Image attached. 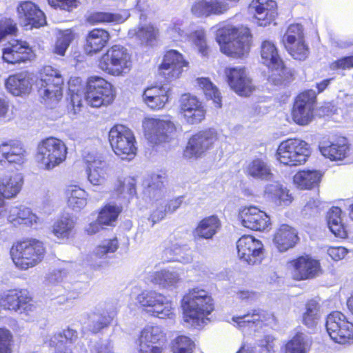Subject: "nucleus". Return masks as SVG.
<instances>
[{
    "mask_svg": "<svg viewBox=\"0 0 353 353\" xmlns=\"http://www.w3.org/2000/svg\"><path fill=\"white\" fill-rule=\"evenodd\" d=\"M12 334L5 328L0 327V353H11Z\"/></svg>",
    "mask_w": 353,
    "mask_h": 353,
    "instance_id": "obj_61",
    "label": "nucleus"
},
{
    "mask_svg": "<svg viewBox=\"0 0 353 353\" xmlns=\"http://www.w3.org/2000/svg\"><path fill=\"white\" fill-rule=\"evenodd\" d=\"M68 205L75 212H79L87 205L88 193L77 185H70L65 190Z\"/></svg>",
    "mask_w": 353,
    "mask_h": 353,
    "instance_id": "obj_46",
    "label": "nucleus"
},
{
    "mask_svg": "<svg viewBox=\"0 0 353 353\" xmlns=\"http://www.w3.org/2000/svg\"><path fill=\"white\" fill-rule=\"evenodd\" d=\"M118 195L130 199L136 194V180L133 177H126L119 180L116 188Z\"/></svg>",
    "mask_w": 353,
    "mask_h": 353,
    "instance_id": "obj_56",
    "label": "nucleus"
},
{
    "mask_svg": "<svg viewBox=\"0 0 353 353\" xmlns=\"http://www.w3.org/2000/svg\"><path fill=\"white\" fill-rule=\"evenodd\" d=\"M322 177V174L317 170H302L294 176V183L301 189H311L316 186Z\"/></svg>",
    "mask_w": 353,
    "mask_h": 353,
    "instance_id": "obj_48",
    "label": "nucleus"
},
{
    "mask_svg": "<svg viewBox=\"0 0 353 353\" xmlns=\"http://www.w3.org/2000/svg\"><path fill=\"white\" fill-rule=\"evenodd\" d=\"M121 212V209L119 206L108 204L100 211L98 219L103 225H112Z\"/></svg>",
    "mask_w": 353,
    "mask_h": 353,
    "instance_id": "obj_54",
    "label": "nucleus"
},
{
    "mask_svg": "<svg viewBox=\"0 0 353 353\" xmlns=\"http://www.w3.org/2000/svg\"><path fill=\"white\" fill-rule=\"evenodd\" d=\"M115 312L113 310H105L102 312H93L89 316V330L92 333H97L108 327L113 319Z\"/></svg>",
    "mask_w": 353,
    "mask_h": 353,
    "instance_id": "obj_49",
    "label": "nucleus"
},
{
    "mask_svg": "<svg viewBox=\"0 0 353 353\" xmlns=\"http://www.w3.org/2000/svg\"><path fill=\"white\" fill-rule=\"evenodd\" d=\"M184 325L201 329L209 321L214 303L208 292L199 288L190 289L181 300Z\"/></svg>",
    "mask_w": 353,
    "mask_h": 353,
    "instance_id": "obj_1",
    "label": "nucleus"
},
{
    "mask_svg": "<svg viewBox=\"0 0 353 353\" xmlns=\"http://www.w3.org/2000/svg\"><path fill=\"white\" fill-rule=\"evenodd\" d=\"M237 253L239 259L250 265L261 262L263 245L261 241L250 235L241 236L236 242Z\"/></svg>",
    "mask_w": 353,
    "mask_h": 353,
    "instance_id": "obj_18",
    "label": "nucleus"
},
{
    "mask_svg": "<svg viewBox=\"0 0 353 353\" xmlns=\"http://www.w3.org/2000/svg\"><path fill=\"white\" fill-rule=\"evenodd\" d=\"M261 56L263 63L271 70L270 79L274 84H279L284 72V64L275 45L270 41H264L261 44Z\"/></svg>",
    "mask_w": 353,
    "mask_h": 353,
    "instance_id": "obj_16",
    "label": "nucleus"
},
{
    "mask_svg": "<svg viewBox=\"0 0 353 353\" xmlns=\"http://www.w3.org/2000/svg\"><path fill=\"white\" fill-rule=\"evenodd\" d=\"M49 345L54 347L57 350L56 353H71V350L65 347L61 333L58 332L54 334L49 340Z\"/></svg>",
    "mask_w": 353,
    "mask_h": 353,
    "instance_id": "obj_64",
    "label": "nucleus"
},
{
    "mask_svg": "<svg viewBox=\"0 0 353 353\" xmlns=\"http://www.w3.org/2000/svg\"><path fill=\"white\" fill-rule=\"evenodd\" d=\"M249 9L254 12V23L259 26L270 25L277 15L276 3L273 0H252Z\"/></svg>",
    "mask_w": 353,
    "mask_h": 353,
    "instance_id": "obj_25",
    "label": "nucleus"
},
{
    "mask_svg": "<svg viewBox=\"0 0 353 353\" xmlns=\"http://www.w3.org/2000/svg\"><path fill=\"white\" fill-rule=\"evenodd\" d=\"M180 110L184 119L190 124L199 123L205 116V110L203 103L196 97L189 94L181 96Z\"/></svg>",
    "mask_w": 353,
    "mask_h": 353,
    "instance_id": "obj_22",
    "label": "nucleus"
},
{
    "mask_svg": "<svg viewBox=\"0 0 353 353\" xmlns=\"http://www.w3.org/2000/svg\"><path fill=\"white\" fill-rule=\"evenodd\" d=\"M63 84V79L59 71L46 65L40 73L38 94L47 105L52 108L62 97Z\"/></svg>",
    "mask_w": 353,
    "mask_h": 353,
    "instance_id": "obj_3",
    "label": "nucleus"
},
{
    "mask_svg": "<svg viewBox=\"0 0 353 353\" xmlns=\"http://www.w3.org/2000/svg\"><path fill=\"white\" fill-rule=\"evenodd\" d=\"M194 347V342L186 336H179L173 343V353H192Z\"/></svg>",
    "mask_w": 353,
    "mask_h": 353,
    "instance_id": "obj_59",
    "label": "nucleus"
},
{
    "mask_svg": "<svg viewBox=\"0 0 353 353\" xmlns=\"http://www.w3.org/2000/svg\"><path fill=\"white\" fill-rule=\"evenodd\" d=\"M316 99V93L314 90H305L296 97L292 110L295 123L304 125L312 120Z\"/></svg>",
    "mask_w": 353,
    "mask_h": 353,
    "instance_id": "obj_15",
    "label": "nucleus"
},
{
    "mask_svg": "<svg viewBox=\"0 0 353 353\" xmlns=\"http://www.w3.org/2000/svg\"><path fill=\"white\" fill-rule=\"evenodd\" d=\"M132 65L131 54L121 45H114L100 58L99 67L113 76H121L129 72Z\"/></svg>",
    "mask_w": 353,
    "mask_h": 353,
    "instance_id": "obj_5",
    "label": "nucleus"
},
{
    "mask_svg": "<svg viewBox=\"0 0 353 353\" xmlns=\"http://www.w3.org/2000/svg\"><path fill=\"white\" fill-rule=\"evenodd\" d=\"M87 165L86 174L90 183L94 185H101L107 174L108 166L103 157L95 152H88L83 155Z\"/></svg>",
    "mask_w": 353,
    "mask_h": 353,
    "instance_id": "obj_21",
    "label": "nucleus"
},
{
    "mask_svg": "<svg viewBox=\"0 0 353 353\" xmlns=\"http://www.w3.org/2000/svg\"><path fill=\"white\" fill-rule=\"evenodd\" d=\"M145 136L153 145H159L170 141L175 131V126L170 120L148 118L143 122Z\"/></svg>",
    "mask_w": 353,
    "mask_h": 353,
    "instance_id": "obj_12",
    "label": "nucleus"
},
{
    "mask_svg": "<svg viewBox=\"0 0 353 353\" xmlns=\"http://www.w3.org/2000/svg\"><path fill=\"white\" fill-rule=\"evenodd\" d=\"M232 321L236 324L243 332H256L258 327L262 326L259 310H254L252 314L248 312L244 315L233 316Z\"/></svg>",
    "mask_w": 353,
    "mask_h": 353,
    "instance_id": "obj_44",
    "label": "nucleus"
},
{
    "mask_svg": "<svg viewBox=\"0 0 353 353\" xmlns=\"http://www.w3.org/2000/svg\"><path fill=\"white\" fill-rule=\"evenodd\" d=\"M17 30L16 23L10 19L0 21V42L8 35L14 34Z\"/></svg>",
    "mask_w": 353,
    "mask_h": 353,
    "instance_id": "obj_62",
    "label": "nucleus"
},
{
    "mask_svg": "<svg viewBox=\"0 0 353 353\" xmlns=\"http://www.w3.org/2000/svg\"><path fill=\"white\" fill-rule=\"evenodd\" d=\"M310 154L309 144L299 139L282 141L276 150L277 160L285 165L297 166L304 163Z\"/></svg>",
    "mask_w": 353,
    "mask_h": 353,
    "instance_id": "obj_8",
    "label": "nucleus"
},
{
    "mask_svg": "<svg viewBox=\"0 0 353 353\" xmlns=\"http://www.w3.org/2000/svg\"><path fill=\"white\" fill-rule=\"evenodd\" d=\"M221 221L216 215L203 219L194 230V236L203 239H211L221 228Z\"/></svg>",
    "mask_w": 353,
    "mask_h": 353,
    "instance_id": "obj_38",
    "label": "nucleus"
},
{
    "mask_svg": "<svg viewBox=\"0 0 353 353\" xmlns=\"http://www.w3.org/2000/svg\"><path fill=\"white\" fill-rule=\"evenodd\" d=\"M28 291L26 290H12L2 296L0 305L5 310L18 312L21 309L23 301H26Z\"/></svg>",
    "mask_w": 353,
    "mask_h": 353,
    "instance_id": "obj_45",
    "label": "nucleus"
},
{
    "mask_svg": "<svg viewBox=\"0 0 353 353\" xmlns=\"http://www.w3.org/2000/svg\"><path fill=\"white\" fill-rule=\"evenodd\" d=\"M129 17L130 13L127 10L119 13L94 12L88 16L87 21L92 25L97 23L119 24L124 22Z\"/></svg>",
    "mask_w": 353,
    "mask_h": 353,
    "instance_id": "obj_40",
    "label": "nucleus"
},
{
    "mask_svg": "<svg viewBox=\"0 0 353 353\" xmlns=\"http://www.w3.org/2000/svg\"><path fill=\"white\" fill-rule=\"evenodd\" d=\"M143 310L159 319H172L175 316L172 303L162 294L154 290H144L137 297Z\"/></svg>",
    "mask_w": 353,
    "mask_h": 353,
    "instance_id": "obj_9",
    "label": "nucleus"
},
{
    "mask_svg": "<svg viewBox=\"0 0 353 353\" xmlns=\"http://www.w3.org/2000/svg\"><path fill=\"white\" fill-rule=\"evenodd\" d=\"M73 39L74 35L70 30L62 31L56 42L54 52L59 55L63 56Z\"/></svg>",
    "mask_w": 353,
    "mask_h": 353,
    "instance_id": "obj_57",
    "label": "nucleus"
},
{
    "mask_svg": "<svg viewBox=\"0 0 353 353\" xmlns=\"http://www.w3.org/2000/svg\"><path fill=\"white\" fill-rule=\"evenodd\" d=\"M165 176L160 174H152L143 181V194L145 196L158 201L163 196Z\"/></svg>",
    "mask_w": 353,
    "mask_h": 353,
    "instance_id": "obj_39",
    "label": "nucleus"
},
{
    "mask_svg": "<svg viewBox=\"0 0 353 353\" xmlns=\"http://www.w3.org/2000/svg\"><path fill=\"white\" fill-rule=\"evenodd\" d=\"M199 87L203 90L206 98L212 100L216 108L221 107V97L216 87L208 78H199L197 79Z\"/></svg>",
    "mask_w": 353,
    "mask_h": 353,
    "instance_id": "obj_52",
    "label": "nucleus"
},
{
    "mask_svg": "<svg viewBox=\"0 0 353 353\" xmlns=\"http://www.w3.org/2000/svg\"><path fill=\"white\" fill-rule=\"evenodd\" d=\"M6 89L13 95L28 93L31 88L30 78L27 72L10 75L6 81Z\"/></svg>",
    "mask_w": 353,
    "mask_h": 353,
    "instance_id": "obj_35",
    "label": "nucleus"
},
{
    "mask_svg": "<svg viewBox=\"0 0 353 353\" xmlns=\"http://www.w3.org/2000/svg\"><path fill=\"white\" fill-rule=\"evenodd\" d=\"M84 99L93 108L110 104L114 100L112 85L101 77H90L87 83Z\"/></svg>",
    "mask_w": 353,
    "mask_h": 353,
    "instance_id": "obj_10",
    "label": "nucleus"
},
{
    "mask_svg": "<svg viewBox=\"0 0 353 353\" xmlns=\"http://www.w3.org/2000/svg\"><path fill=\"white\" fill-rule=\"evenodd\" d=\"M188 66L183 55L175 50H168L164 55L159 70L168 80L179 78L184 68Z\"/></svg>",
    "mask_w": 353,
    "mask_h": 353,
    "instance_id": "obj_24",
    "label": "nucleus"
},
{
    "mask_svg": "<svg viewBox=\"0 0 353 353\" xmlns=\"http://www.w3.org/2000/svg\"><path fill=\"white\" fill-rule=\"evenodd\" d=\"M76 225L74 219L70 216H63L57 219L52 226V234L59 239H68L72 235Z\"/></svg>",
    "mask_w": 353,
    "mask_h": 353,
    "instance_id": "obj_47",
    "label": "nucleus"
},
{
    "mask_svg": "<svg viewBox=\"0 0 353 353\" xmlns=\"http://www.w3.org/2000/svg\"><path fill=\"white\" fill-rule=\"evenodd\" d=\"M119 248V243L117 238L112 239H106L103 241L101 244L97 245L92 255L93 260L91 264L94 268H101L105 263V261L97 262V259H105L110 254L114 253Z\"/></svg>",
    "mask_w": 353,
    "mask_h": 353,
    "instance_id": "obj_43",
    "label": "nucleus"
},
{
    "mask_svg": "<svg viewBox=\"0 0 353 353\" xmlns=\"http://www.w3.org/2000/svg\"><path fill=\"white\" fill-rule=\"evenodd\" d=\"M293 276L296 280L312 279L318 275L320 271L319 262L309 256H302L293 261Z\"/></svg>",
    "mask_w": 353,
    "mask_h": 353,
    "instance_id": "obj_28",
    "label": "nucleus"
},
{
    "mask_svg": "<svg viewBox=\"0 0 353 353\" xmlns=\"http://www.w3.org/2000/svg\"><path fill=\"white\" fill-rule=\"evenodd\" d=\"M165 336L162 328L157 325H148L141 332L138 339L139 353H162Z\"/></svg>",
    "mask_w": 353,
    "mask_h": 353,
    "instance_id": "obj_14",
    "label": "nucleus"
},
{
    "mask_svg": "<svg viewBox=\"0 0 353 353\" xmlns=\"http://www.w3.org/2000/svg\"><path fill=\"white\" fill-rule=\"evenodd\" d=\"M353 68V55L343 57L334 61L330 65L332 70H347Z\"/></svg>",
    "mask_w": 353,
    "mask_h": 353,
    "instance_id": "obj_63",
    "label": "nucleus"
},
{
    "mask_svg": "<svg viewBox=\"0 0 353 353\" xmlns=\"http://www.w3.org/2000/svg\"><path fill=\"white\" fill-rule=\"evenodd\" d=\"M179 279V273L176 270H163L150 273L148 276L151 283L168 289L175 288Z\"/></svg>",
    "mask_w": 353,
    "mask_h": 353,
    "instance_id": "obj_42",
    "label": "nucleus"
},
{
    "mask_svg": "<svg viewBox=\"0 0 353 353\" xmlns=\"http://www.w3.org/2000/svg\"><path fill=\"white\" fill-rule=\"evenodd\" d=\"M239 216L242 225L250 230L264 231L270 228L269 216L256 207L250 206L243 208L240 211Z\"/></svg>",
    "mask_w": 353,
    "mask_h": 353,
    "instance_id": "obj_23",
    "label": "nucleus"
},
{
    "mask_svg": "<svg viewBox=\"0 0 353 353\" xmlns=\"http://www.w3.org/2000/svg\"><path fill=\"white\" fill-rule=\"evenodd\" d=\"M129 34L136 35L143 44L152 45L157 39L159 30L152 24H140L137 28L129 30Z\"/></svg>",
    "mask_w": 353,
    "mask_h": 353,
    "instance_id": "obj_51",
    "label": "nucleus"
},
{
    "mask_svg": "<svg viewBox=\"0 0 353 353\" xmlns=\"http://www.w3.org/2000/svg\"><path fill=\"white\" fill-rule=\"evenodd\" d=\"M17 13L20 23L26 29L39 28L46 23L44 13L32 1L21 2L17 7Z\"/></svg>",
    "mask_w": 353,
    "mask_h": 353,
    "instance_id": "obj_20",
    "label": "nucleus"
},
{
    "mask_svg": "<svg viewBox=\"0 0 353 353\" xmlns=\"http://www.w3.org/2000/svg\"><path fill=\"white\" fill-rule=\"evenodd\" d=\"M264 193L268 199H271L277 205L287 206L292 201L289 191L279 183L267 185Z\"/></svg>",
    "mask_w": 353,
    "mask_h": 353,
    "instance_id": "obj_41",
    "label": "nucleus"
},
{
    "mask_svg": "<svg viewBox=\"0 0 353 353\" xmlns=\"http://www.w3.org/2000/svg\"><path fill=\"white\" fill-rule=\"evenodd\" d=\"M26 151L20 141H10L0 145V163L8 162L21 165L26 160Z\"/></svg>",
    "mask_w": 353,
    "mask_h": 353,
    "instance_id": "obj_30",
    "label": "nucleus"
},
{
    "mask_svg": "<svg viewBox=\"0 0 353 353\" xmlns=\"http://www.w3.org/2000/svg\"><path fill=\"white\" fill-rule=\"evenodd\" d=\"M228 9V4L220 0H196L191 10L194 15L200 17L221 14Z\"/></svg>",
    "mask_w": 353,
    "mask_h": 353,
    "instance_id": "obj_31",
    "label": "nucleus"
},
{
    "mask_svg": "<svg viewBox=\"0 0 353 353\" xmlns=\"http://www.w3.org/2000/svg\"><path fill=\"white\" fill-rule=\"evenodd\" d=\"M319 150L325 157L332 161H338L343 159L348 155L350 146L347 140L343 137L336 143H321Z\"/></svg>",
    "mask_w": 353,
    "mask_h": 353,
    "instance_id": "obj_33",
    "label": "nucleus"
},
{
    "mask_svg": "<svg viewBox=\"0 0 353 353\" xmlns=\"http://www.w3.org/2000/svg\"><path fill=\"white\" fill-rule=\"evenodd\" d=\"M109 141L115 154L122 160H132L137 154L135 137L130 129L115 125L109 132Z\"/></svg>",
    "mask_w": 353,
    "mask_h": 353,
    "instance_id": "obj_7",
    "label": "nucleus"
},
{
    "mask_svg": "<svg viewBox=\"0 0 353 353\" xmlns=\"http://www.w3.org/2000/svg\"><path fill=\"white\" fill-rule=\"evenodd\" d=\"M245 172L260 181H270L273 178L271 165L265 157H256L250 161L245 167Z\"/></svg>",
    "mask_w": 353,
    "mask_h": 353,
    "instance_id": "obj_32",
    "label": "nucleus"
},
{
    "mask_svg": "<svg viewBox=\"0 0 353 353\" xmlns=\"http://www.w3.org/2000/svg\"><path fill=\"white\" fill-rule=\"evenodd\" d=\"M72 263H66V268L54 270L49 275V281L52 283H63V285H61L63 287L65 282H69L72 279L70 274L72 272Z\"/></svg>",
    "mask_w": 353,
    "mask_h": 353,
    "instance_id": "obj_58",
    "label": "nucleus"
},
{
    "mask_svg": "<svg viewBox=\"0 0 353 353\" xmlns=\"http://www.w3.org/2000/svg\"><path fill=\"white\" fill-rule=\"evenodd\" d=\"M225 73L229 85L235 92L241 96H248L251 93L252 84L244 68H226Z\"/></svg>",
    "mask_w": 353,
    "mask_h": 353,
    "instance_id": "obj_26",
    "label": "nucleus"
},
{
    "mask_svg": "<svg viewBox=\"0 0 353 353\" xmlns=\"http://www.w3.org/2000/svg\"><path fill=\"white\" fill-rule=\"evenodd\" d=\"M7 220L14 226L23 224L36 228L41 223L40 218L30 208L23 205L10 208Z\"/></svg>",
    "mask_w": 353,
    "mask_h": 353,
    "instance_id": "obj_29",
    "label": "nucleus"
},
{
    "mask_svg": "<svg viewBox=\"0 0 353 353\" xmlns=\"http://www.w3.org/2000/svg\"><path fill=\"white\" fill-rule=\"evenodd\" d=\"M216 39L221 51L231 57H243L250 50L251 34L248 28L224 26L216 31Z\"/></svg>",
    "mask_w": 353,
    "mask_h": 353,
    "instance_id": "obj_2",
    "label": "nucleus"
},
{
    "mask_svg": "<svg viewBox=\"0 0 353 353\" xmlns=\"http://www.w3.org/2000/svg\"><path fill=\"white\" fill-rule=\"evenodd\" d=\"M23 185V176L19 173L5 176L0 180V198L10 199L20 192Z\"/></svg>",
    "mask_w": 353,
    "mask_h": 353,
    "instance_id": "obj_36",
    "label": "nucleus"
},
{
    "mask_svg": "<svg viewBox=\"0 0 353 353\" xmlns=\"http://www.w3.org/2000/svg\"><path fill=\"white\" fill-rule=\"evenodd\" d=\"M66 155L65 143L60 139L49 137L39 144L36 158L41 168L51 170L63 162Z\"/></svg>",
    "mask_w": 353,
    "mask_h": 353,
    "instance_id": "obj_6",
    "label": "nucleus"
},
{
    "mask_svg": "<svg viewBox=\"0 0 353 353\" xmlns=\"http://www.w3.org/2000/svg\"><path fill=\"white\" fill-rule=\"evenodd\" d=\"M310 345L307 336L298 333L286 343L285 353H306Z\"/></svg>",
    "mask_w": 353,
    "mask_h": 353,
    "instance_id": "obj_53",
    "label": "nucleus"
},
{
    "mask_svg": "<svg viewBox=\"0 0 353 353\" xmlns=\"http://www.w3.org/2000/svg\"><path fill=\"white\" fill-rule=\"evenodd\" d=\"M319 304L314 300L309 301L305 305V312L303 314V323L309 328L314 327L319 319Z\"/></svg>",
    "mask_w": 353,
    "mask_h": 353,
    "instance_id": "obj_55",
    "label": "nucleus"
},
{
    "mask_svg": "<svg viewBox=\"0 0 353 353\" xmlns=\"http://www.w3.org/2000/svg\"><path fill=\"white\" fill-rule=\"evenodd\" d=\"M109 39V32L103 29L96 28L90 31L86 37L87 53L92 54L101 51L107 45Z\"/></svg>",
    "mask_w": 353,
    "mask_h": 353,
    "instance_id": "obj_37",
    "label": "nucleus"
},
{
    "mask_svg": "<svg viewBox=\"0 0 353 353\" xmlns=\"http://www.w3.org/2000/svg\"><path fill=\"white\" fill-rule=\"evenodd\" d=\"M170 35L174 41H190L198 50L203 57L208 54V46L207 45L205 33L203 30L199 29L188 33L183 28L181 21L173 23L168 30Z\"/></svg>",
    "mask_w": 353,
    "mask_h": 353,
    "instance_id": "obj_17",
    "label": "nucleus"
},
{
    "mask_svg": "<svg viewBox=\"0 0 353 353\" xmlns=\"http://www.w3.org/2000/svg\"><path fill=\"white\" fill-rule=\"evenodd\" d=\"M217 140V134L213 129L201 131L190 139L184 151L185 157H198L210 150Z\"/></svg>",
    "mask_w": 353,
    "mask_h": 353,
    "instance_id": "obj_19",
    "label": "nucleus"
},
{
    "mask_svg": "<svg viewBox=\"0 0 353 353\" xmlns=\"http://www.w3.org/2000/svg\"><path fill=\"white\" fill-rule=\"evenodd\" d=\"M285 48L290 55L297 60H304L309 50L305 43L303 26L299 23L291 24L283 37Z\"/></svg>",
    "mask_w": 353,
    "mask_h": 353,
    "instance_id": "obj_13",
    "label": "nucleus"
},
{
    "mask_svg": "<svg viewBox=\"0 0 353 353\" xmlns=\"http://www.w3.org/2000/svg\"><path fill=\"white\" fill-rule=\"evenodd\" d=\"M325 328L332 340L339 344L353 343V323L340 312L327 315Z\"/></svg>",
    "mask_w": 353,
    "mask_h": 353,
    "instance_id": "obj_11",
    "label": "nucleus"
},
{
    "mask_svg": "<svg viewBox=\"0 0 353 353\" xmlns=\"http://www.w3.org/2000/svg\"><path fill=\"white\" fill-rule=\"evenodd\" d=\"M34 56L32 48L26 41H14L3 50V59L11 64L25 62Z\"/></svg>",
    "mask_w": 353,
    "mask_h": 353,
    "instance_id": "obj_27",
    "label": "nucleus"
},
{
    "mask_svg": "<svg viewBox=\"0 0 353 353\" xmlns=\"http://www.w3.org/2000/svg\"><path fill=\"white\" fill-rule=\"evenodd\" d=\"M298 241L296 230L286 224L280 226L274 238V244L280 252H285L293 248Z\"/></svg>",
    "mask_w": 353,
    "mask_h": 353,
    "instance_id": "obj_34",
    "label": "nucleus"
},
{
    "mask_svg": "<svg viewBox=\"0 0 353 353\" xmlns=\"http://www.w3.org/2000/svg\"><path fill=\"white\" fill-rule=\"evenodd\" d=\"M341 210L338 207H332L327 214V225L332 233L336 236L345 238L347 232L341 222Z\"/></svg>",
    "mask_w": 353,
    "mask_h": 353,
    "instance_id": "obj_50",
    "label": "nucleus"
},
{
    "mask_svg": "<svg viewBox=\"0 0 353 353\" xmlns=\"http://www.w3.org/2000/svg\"><path fill=\"white\" fill-rule=\"evenodd\" d=\"M44 253L43 243L35 239L19 242L10 250L14 263L21 270H28L37 265L43 259Z\"/></svg>",
    "mask_w": 353,
    "mask_h": 353,
    "instance_id": "obj_4",
    "label": "nucleus"
},
{
    "mask_svg": "<svg viewBox=\"0 0 353 353\" xmlns=\"http://www.w3.org/2000/svg\"><path fill=\"white\" fill-rule=\"evenodd\" d=\"M88 288V283L84 281L65 282L63 288L68 292V299H76L80 293Z\"/></svg>",
    "mask_w": 353,
    "mask_h": 353,
    "instance_id": "obj_60",
    "label": "nucleus"
}]
</instances>
